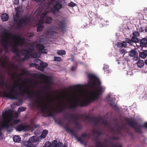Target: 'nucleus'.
Masks as SVG:
<instances>
[{
	"label": "nucleus",
	"mask_w": 147,
	"mask_h": 147,
	"mask_svg": "<svg viewBox=\"0 0 147 147\" xmlns=\"http://www.w3.org/2000/svg\"><path fill=\"white\" fill-rule=\"evenodd\" d=\"M88 77L89 80H89L88 84V86L91 88L88 97H85L80 101L77 96L73 94V97L76 98L77 100L71 104L69 108L74 109L78 106L83 107L87 106L96 99H99L100 95L105 91V88L101 86V82L96 76L89 74Z\"/></svg>",
	"instance_id": "1"
},
{
	"label": "nucleus",
	"mask_w": 147,
	"mask_h": 147,
	"mask_svg": "<svg viewBox=\"0 0 147 147\" xmlns=\"http://www.w3.org/2000/svg\"><path fill=\"white\" fill-rule=\"evenodd\" d=\"M13 86L14 87H12L10 91L13 94L4 92L3 94L4 97L11 99L16 100L18 99L17 96L18 95L22 96L26 95L29 98L33 97V96L34 95L33 91H31L28 86L24 85V88L22 89L19 86L17 85L16 83L14 84Z\"/></svg>",
	"instance_id": "2"
},
{
	"label": "nucleus",
	"mask_w": 147,
	"mask_h": 147,
	"mask_svg": "<svg viewBox=\"0 0 147 147\" xmlns=\"http://www.w3.org/2000/svg\"><path fill=\"white\" fill-rule=\"evenodd\" d=\"M38 97L35 100V102L36 103V107L38 108H40L43 115L45 117H52L53 115V113L52 112L53 108L52 107V105L49 103H51L55 101L54 100H51L49 103L43 104L44 102L40 97H42L41 95V92L40 91H37L35 92Z\"/></svg>",
	"instance_id": "3"
},
{
	"label": "nucleus",
	"mask_w": 147,
	"mask_h": 147,
	"mask_svg": "<svg viewBox=\"0 0 147 147\" xmlns=\"http://www.w3.org/2000/svg\"><path fill=\"white\" fill-rule=\"evenodd\" d=\"M13 113L11 110L6 111L2 113L3 118L2 123L0 127V133L3 129H5L8 130L10 128L13 127L14 125L12 123V119L11 118L13 116Z\"/></svg>",
	"instance_id": "4"
},
{
	"label": "nucleus",
	"mask_w": 147,
	"mask_h": 147,
	"mask_svg": "<svg viewBox=\"0 0 147 147\" xmlns=\"http://www.w3.org/2000/svg\"><path fill=\"white\" fill-rule=\"evenodd\" d=\"M64 128L67 131L69 132L72 136H74L75 139L81 144H84V141L86 140V137L89 138H90L89 136L90 134V133L88 134L86 133L82 134L81 135V137L79 138L78 137L76 134L75 133L74 130L73 129H70L68 125L65 126Z\"/></svg>",
	"instance_id": "5"
},
{
	"label": "nucleus",
	"mask_w": 147,
	"mask_h": 147,
	"mask_svg": "<svg viewBox=\"0 0 147 147\" xmlns=\"http://www.w3.org/2000/svg\"><path fill=\"white\" fill-rule=\"evenodd\" d=\"M127 121L128 125L130 127L134 128L135 131L139 134L142 133L141 128H147V123H145L144 124L141 125L138 124L136 121H134L133 119L128 118Z\"/></svg>",
	"instance_id": "6"
},
{
	"label": "nucleus",
	"mask_w": 147,
	"mask_h": 147,
	"mask_svg": "<svg viewBox=\"0 0 147 147\" xmlns=\"http://www.w3.org/2000/svg\"><path fill=\"white\" fill-rule=\"evenodd\" d=\"M80 118L84 119V120H88L90 121H92L94 124V126H97L98 123L100 121L102 124L104 125L105 127H109V125L107 121H106L102 119L100 120L95 117H91L89 115H82Z\"/></svg>",
	"instance_id": "7"
},
{
	"label": "nucleus",
	"mask_w": 147,
	"mask_h": 147,
	"mask_svg": "<svg viewBox=\"0 0 147 147\" xmlns=\"http://www.w3.org/2000/svg\"><path fill=\"white\" fill-rule=\"evenodd\" d=\"M35 50L33 47H29L27 49H23L21 52V53L24 55V57L22 59V61L29 59L30 56L32 58H36L37 57V54L34 53L33 52Z\"/></svg>",
	"instance_id": "8"
},
{
	"label": "nucleus",
	"mask_w": 147,
	"mask_h": 147,
	"mask_svg": "<svg viewBox=\"0 0 147 147\" xmlns=\"http://www.w3.org/2000/svg\"><path fill=\"white\" fill-rule=\"evenodd\" d=\"M49 4L53 7L51 10L53 13L59 12L63 7L61 2L59 0H51L49 2Z\"/></svg>",
	"instance_id": "9"
},
{
	"label": "nucleus",
	"mask_w": 147,
	"mask_h": 147,
	"mask_svg": "<svg viewBox=\"0 0 147 147\" xmlns=\"http://www.w3.org/2000/svg\"><path fill=\"white\" fill-rule=\"evenodd\" d=\"M3 34L5 36V39L4 40L3 39V47L4 48V49L5 51H7L8 49L9 46V39H10L9 38L11 37V33L9 32L7 30H5L3 31Z\"/></svg>",
	"instance_id": "10"
},
{
	"label": "nucleus",
	"mask_w": 147,
	"mask_h": 147,
	"mask_svg": "<svg viewBox=\"0 0 147 147\" xmlns=\"http://www.w3.org/2000/svg\"><path fill=\"white\" fill-rule=\"evenodd\" d=\"M30 45L33 48L36 47L41 53L45 54L47 53V52L45 49V46L42 44H38L37 42L34 41L31 43Z\"/></svg>",
	"instance_id": "11"
},
{
	"label": "nucleus",
	"mask_w": 147,
	"mask_h": 147,
	"mask_svg": "<svg viewBox=\"0 0 147 147\" xmlns=\"http://www.w3.org/2000/svg\"><path fill=\"white\" fill-rule=\"evenodd\" d=\"M29 20L28 17H26L24 18H21L19 20L16 26L18 29H20L22 28L24 25H26L29 22Z\"/></svg>",
	"instance_id": "12"
},
{
	"label": "nucleus",
	"mask_w": 147,
	"mask_h": 147,
	"mask_svg": "<svg viewBox=\"0 0 147 147\" xmlns=\"http://www.w3.org/2000/svg\"><path fill=\"white\" fill-rule=\"evenodd\" d=\"M57 24L58 28L62 32L64 31L66 28V21L64 19H62L61 20H58Z\"/></svg>",
	"instance_id": "13"
},
{
	"label": "nucleus",
	"mask_w": 147,
	"mask_h": 147,
	"mask_svg": "<svg viewBox=\"0 0 147 147\" xmlns=\"http://www.w3.org/2000/svg\"><path fill=\"white\" fill-rule=\"evenodd\" d=\"M107 99L113 109H114L115 110H119V107L115 104V102L113 100V99L111 97L110 95H107Z\"/></svg>",
	"instance_id": "14"
},
{
	"label": "nucleus",
	"mask_w": 147,
	"mask_h": 147,
	"mask_svg": "<svg viewBox=\"0 0 147 147\" xmlns=\"http://www.w3.org/2000/svg\"><path fill=\"white\" fill-rule=\"evenodd\" d=\"M36 62H40V65L38 67V69L41 71H43L45 70V68L48 65V64L47 63H45L39 59L37 60Z\"/></svg>",
	"instance_id": "15"
},
{
	"label": "nucleus",
	"mask_w": 147,
	"mask_h": 147,
	"mask_svg": "<svg viewBox=\"0 0 147 147\" xmlns=\"http://www.w3.org/2000/svg\"><path fill=\"white\" fill-rule=\"evenodd\" d=\"M29 125H28L20 124L17 125L16 127V129L18 131L22 130H26L29 128Z\"/></svg>",
	"instance_id": "16"
},
{
	"label": "nucleus",
	"mask_w": 147,
	"mask_h": 147,
	"mask_svg": "<svg viewBox=\"0 0 147 147\" xmlns=\"http://www.w3.org/2000/svg\"><path fill=\"white\" fill-rule=\"evenodd\" d=\"M40 79L44 80L45 82H48L49 83H51V78L50 77L43 74H41L39 76Z\"/></svg>",
	"instance_id": "17"
},
{
	"label": "nucleus",
	"mask_w": 147,
	"mask_h": 147,
	"mask_svg": "<svg viewBox=\"0 0 147 147\" xmlns=\"http://www.w3.org/2000/svg\"><path fill=\"white\" fill-rule=\"evenodd\" d=\"M20 45L19 42L16 40L15 41L14 45H13L11 43H10L9 45L13 47L11 51H18L19 50L18 47Z\"/></svg>",
	"instance_id": "18"
},
{
	"label": "nucleus",
	"mask_w": 147,
	"mask_h": 147,
	"mask_svg": "<svg viewBox=\"0 0 147 147\" xmlns=\"http://www.w3.org/2000/svg\"><path fill=\"white\" fill-rule=\"evenodd\" d=\"M10 38L16 39H17L16 41H19L20 43V44H22L24 42L25 40L24 38H22L21 36H17L16 35H14L13 36H12L11 35Z\"/></svg>",
	"instance_id": "19"
},
{
	"label": "nucleus",
	"mask_w": 147,
	"mask_h": 147,
	"mask_svg": "<svg viewBox=\"0 0 147 147\" xmlns=\"http://www.w3.org/2000/svg\"><path fill=\"white\" fill-rule=\"evenodd\" d=\"M129 56L130 57H135L136 58H138V53H137V50L134 49L131 50L128 52Z\"/></svg>",
	"instance_id": "20"
},
{
	"label": "nucleus",
	"mask_w": 147,
	"mask_h": 147,
	"mask_svg": "<svg viewBox=\"0 0 147 147\" xmlns=\"http://www.w3.org/2000/svg\"><path fill=\"white\" fill-rule=\"evenodd\" d=\"M57 143V141L56 140H54L52 142H48L46 143L43 147H55Z\"/></svg>",
	"instance_id": "21"
},
{
	"label": "nucleus",
	"mask_w": 147,
	"mask_h": 147,
	"mask_svg": "<svg viewBox=\"0 0 147 147\" xmlns=\"http://www.w3.org/2000/svg\"><path fill=\"white\" fill-rule=\"evenodd\" d=\"M140 42L141 47H147V37L140 39Z\"/></svg>",
	"instance_id": "22"
},
{
	"label": "nucleus",
	"mask_w": 147,
	"mask_h": 147,
	"mask_svg": "<svg viewBox=\"0 0 147 147\" xmlns=\"http://www.w3.org/2000/svg\"><path fill=\"white\" fill-rule=\"evenodd\" d=\"M38 140L39 138L38 137L36 136H34L30 138L28 142L33 144L34 143L38 142Z\"/></svg>",
	"instance_id": "23"
},
{
	"label": "nucleus",
	"mask_w": 147,
	"mask_h": 147,
	"mask_svg": "<svg viewBox=\"0 0 147 147\" xmlns=\"http://www.w3.org/2000/svg\"><path fill=\"white\" fill-rule=\"evenodd\" d=\"M1 18L3 21H6L9 19V16L7 14L5 13L1 16Z\"/></svg>",
	"instance_id": "24"
},
{
	"label": "nucleus",
	"mask_w": 147,
	"mask_h": 147,
	"mask_svg": "<svg viewBox=\"0 0 147 147\" xmlns=\"http://www.w3.org/2000/svg\"><path fill=\"white\" fill-rule=\"evenodd\" d=\"M139 56L142 58L144 59L147 56V50H144L143 52L139 53Z\"/></svg>",
	"instance_id": "25"
},
{
	"label": "nucleus",
	"mask_w": 147,
	"mask_h": 147,
	"mask_svg": "<svg viewBox=\"0 0 147 147\" xmlns=\"http://www.w3.org/2000/svg\"><path fill=\"white\" fill-rule=\"evenodd\" d=\"M95 142L96 143V147H107V146L103 144L100 141L96 140Z\"/></svg>",
	"instance_id": "26"
},
{
	"label": "nucleus",
	"mask_w": 147,
	"mask_h": 147,
	"mask_svg": "<svg viewBox=\"0 0 147 147\" xmlns=\"http://www.w3.org/2000/svg\"><path fill=\"white\" fill-rule=\"evenodd\" d=\"M59 108L58 109H56L55 111L57 113H59L62 112L64 110V108L62 107H61V105H59Z\"/></svg>",
	"instance_id": "27"
},
{
	"label": "nucleus",
	"mask_w": 147,
	"mask_h": 147,
	"mask_svg": "<svg viewBox=\"0 0 147 147\" xmlns=\"http://www.w3.org/2000/svg\"><path fill=\"white\" fill-rule=\"evenodd\" d=\"M48 131L47 130H44L42 132L40 137L41 138H45L47 136L48 134Z\"/></svg>",
	"instance_id": "28"
},
{
	"label": "nucleus",
	"mask_w": 147,
	"mask_h": 147,
	"mask_svg": "<svg viewBox=\"0 0 147 147\" xmlns=\"http://www.w3.org/2000/svg\"><path fill=\"white\" fill-rule=\"evenodd\" d=\"M92 132L93 134L97 135L98 136H99L102 134V132L100 131L99 130L96 129H93L92 131Z\"/></svg>",
	"instance_id": "29"
},
{
	"label": "nucleus",
	"mask_w": 147,
	"mask_h": 147,
	"mask_svg": "<svg viewBox=\"0 0 147 147\" xmlns=\"http://www.w3.org/2000/svg\"><path fill=\"white\" fill-rule=\"evenodd\" d=\"M67 114L68 115V116L65 117V118L67 119L69 121H70L71 119H72L73 118L74 114H70L68 113H67Z\"/></svg>",
	"instance_id": "30"
},
{
	"label": "nucleus",
	"mask_w": 147,
	"mask_h": 147,
	"mask_svg": "<svg viewBox=\"0 0 147 147\" xmlns=\"http://www.w3.org/2000/svg\"><path fill=\"white\" fill-rule=\"evenodd\" d=\"M53 20V19L52 17H47L46 18L45 23L47 24H50L52 23Z\"/></svg>",
	"instance_id": "31"
},
{
	"label": "nucleus",
	"mask_w": 147,
	"mask_h": 147,
	"mask_svg": "<svg viewBox=\"0 0 147 147\" xmlns=\"http://www.w3.org/2000/svg\"><path fill=\"white\" fill-rule=\"evenodd\" d=\"M13 139L15 142H17L21 140V138L19 136H15L13 137Z\"/></svg>",
	"instance_id": "32"
},
{
	"label": "nucleus",
	"mask_w": 147,
	"mask_h": 147,
	"mask_svg": "<svg viewBox=\"0 0 147 147\" xmlns=\"http://www.w3.org/2000/svg\"><path fill=\"white\" fill-rule=\"evenodd\" d=\"M144 65V63L143 61L140 60L137 63V65L139 67H142Z\"/></svg>",
	"instance_id": "33"
},
{
	"label": "nucleus",
	"mask_w": 147,
	"mask_h": 147,
	"mask_svg": "<svg viewBox=\"0 0 147 147\" xmlns=\"http://www.w3.org/2000/svg\"><path fill=\"white\" fill-rule=\"evenodd\" d=\"M44 26L43 25H39L38 26L37 29V31L38 32H41L44 29Z\"/></svg>",
	"instance_id": "34"
},
{
	"label": "nucleus",
	"mask_w": 147,
	"mask_h": 147,
	"mask_svg": "<svg viewBox=\"0 0 147 147\" xmlns=\"http://www.w3.org/2000/svg\"><path fill=\"white\" fill-rule=\"evenodd\" d=\"M26 143L27 144H25V145L26 146V147H36L35 145L31 143L27 142H26Z\"/></svg>",
	"instance_id": "35"
},
{
	"label": "nucleus",
	"mask_w": 147,
	"mask_h": 147,
	"mask_svg": "<svg viewBox=\"0 0 147 147\" xmlns=\"http://www.w3.org/2000/svg\"><path fill=\"white\" fill-rule=\"evenodd\" d=\"M132 43L134 42L135 43L138 42L139 41V39L137 37L133 36L131 38Z\"/></svg>",
	"instance_id": "36"
},
{
	"label": "nucleus",
	"mask_w": 147,
	"mask_h": 147,
	"mask_svg": "<svg viewBox=\"0 0 147 147\" xmlns=\"http://www.w3.org/2000/svg\"><path fill=\"white\" fill-rule=\"evenodd\" d=\"M57 53L59 55H65L66 54V52L65 51L63 50H58Z\"/></svg>",
	"instance_id": "37"
},
{
	"label": "nucleus",
	"mask_w": 147,
	"mask_h": 147,
	"mask_svg": "<svg viewBox=\"0 0 147 147\" xmlns=\"http://www.w3.org/2000/svg\"><path fill=\"white\" fill-rule=\"evenodd\" d=\"M119 52L120 54H123L124 55L127 53L126 49L122 48L119 49Z\"/></svg>",
	"instance_id": "38"
},
{
	"label": "nucleus",
	"mask_w": 147,
	"mask_h": 147,
	"mask_svg": "<svg viewBox=\"0 0 147 147\" xmlns=\"http://www.w3.org/2000/svg\"><path fill=\"white\" fill-rule=\"evenodd\" d=\"M75 123L76 128L79 130H81L82 129V127L81 125L77 121H76Z\"/></svg>",
	"instance_id": "39"
},
{
	"label": "nucleus",
	"mask_w": 147,
	"mask_h": 147,
	"mask_svg": "<svg viewBox=\"0 0 147 147\" xmlns=\"http://www.w3.org/2000/svg\"><path fill=\"white\" fill-rule=\"evenodd\" d=\"M7 84L5 83L4 81L3 80H1L0 81V86L2 88L3 87H6Z\"/></svg>",
	"instance_id": "40"
},
{
	"label": "nucleus",
	"mask_w": 147,
	"mask_h": 147,
	"mask_svg": "<svg viewBox=\"0 0 147 147\" xmlns=\"http://www.w3.org/2000/svg\"><path fill=\"white\" fill-rule=\"evenodd\" d=\"M21 51H20V50H19L18 51H11V52L12 53H15L16 54V55H15L16 57H19L20 56V55L19 54V53H21Z\"/></svg>",
	"instance_id": "41"
},
{
	"label": "nucleus",
	"mask_w": 147,
	"mask_h": 147,
	"mask_svg": "<svg viewBox=\"0 0 147 147\" xmlns=\"http://www.w3.org/2000/svg\"><path fill=\"white\" fill-rule=\"evenodd\" d=\"M54 61L60 62L62 61L60 57H54Z\"/></svg>",
	"instance_id": "42"
},
{
	"label": "nucleus",
	"mask_w": 147,
	"mask_h": 147,
	"mask_svg": "<svg viewBox=\"0 0 147 147\" xmlns=\"http://www.w3.org/2000/svg\"><path fill=\"white\" fill-rule=\"evenodd\" d=\"M109 142L112 144V147H122V145L121 144L118 145L115 144H113V142H112L110 141Z\"/></svg>",
	"instance_id": "43"
},
{
	"label": "nucleus",
	"mask_w": 147,
	"mask_h": 147,
	"mask_svg": "<svg viewBox=\"0 0 147 147\" xmlns=\"http://www.w3.org/2000/svg\"><path fill=\"white\" fill-rule=\"evenodd\" d=\"M26 108L24 107H20L18 109V112H21L26 110Z\"/></svg>",
	"instance_id": "44"
},
{
	"label": "nucleus",
	"mask_w": 147,
	"mask_h": 147,
	"mask_svg": "<svg viewBox=\"0 0 147 147\" xmlns=\"http://www.w3.org/2000/svg\"><path fill=\"white\" fill-rule=\"evenodd\" d=\"M79 119V116L78 115H74L73 116V117L72 119L74 121V122L75 123L76 121L78 120Z\"/></svg>",
	"instance_id": "45"
},
{
	"label": "nucleus",
	"mask_w": 147,
	"mask_h": 147,
	"mask_svg": "<svg viewBox=\"0 0 147 147\" xmlns=\"http://www.w3.org/2000/svg\"><path fill=\"white\" fill-rule=\"evenodd\" d=\"M134 36L138 37L140 35V34L139 32L138 31H135L132 34Z\"/></svg>",
	"instance_id": "46"
},
{
	"label": "nucleus",
	"mask_w": 147,
	"mask_h": 147,
	"mask_svg": "<svg viewBox=\"0 0 147 147\" xmlns=\"http://www.w3.org/2000/svg\"><path fill=\"white\" fill-rule=\"evenodd\" d=\"M0 61L1 62V67L3 68H5L6 65V64L5 63H3L2 61V60L1 59H0Z\"/></svg>",
	"instance_id": "47"
},
{
	"label": "nucleus",
	"mask_w": 147,
	"mask_h": 147,
	"mask_svg": "<svg viewBox=\"0 0 147 147\" xmlns=\"http://www.w3.org/2000/svg\"><path fill=\"white\" fill-rule=\"evenodd\" d=\"M125 40L126 42H127L130 45H132V43L131 40V39L127 38H125Z\"/></svg>",
	"instance_id": "48"
},
{
	"label": "nucleus",
	"mask_w": 147,
	"mask_h": 147,
	"mask_svg": "<svg viewBox=\"0 0 147 147\" xmlns=\"http://www.w3.org/2000/svg\"><path fill=\"white\" fill-rule=\"evenodd\" d=\"M16 13H20L22 11V9L19 7H17L15 8Z\"/></svg>",
	"instance_id": "49"
},
{
	"label": "nucleus",
	"mask_w": 147,
	"mask_h": 147,
	"mask_svg": "<svg viewBox=\"0 0 147 147\" xmlns=\"http://www.w3.org/2000/svg\"><path fill=\"white\" fill-rule=\"evenodd\" d=\"M68 5L70 7H73L75 6L76 5V4L75 3L71 2L70 3H68Z\"/></svg>",
	"instance_id": "50"
},
{
	"label": "nucleus",
	"mask_w": 147,
	"mask_h": 147,
	"mask_svg": "<svg viewBox=\"0 0 147 147\" xmlns=\"http://www.w3.org/2000/svg\"><path fill=\"white\" fill-rule=\"evenodd\" d=\"M54 34V32L52 31H48V35H50L51 36L53 35Z\"/></svg>",
	"instance_id": "51"
},
{
	"label": "nucleus",
	"mask_w": 147,
	"mask_h": 147,
	"mask_svg": "<svg viewBox=\"0 0 147 147\" xmlns=\"http://www.w3.org/2000/svg\"><path fill=\"white\" fill-rule=\"evenodd\" d=\"M122 127H120V126L119 127V128L117 129V131L118 134L121 135V130L122 128Z\"/></svg>",
	"instance_id": "52"
},
{
	"label": "nucleus",
	"mask_w": 147,
	"mask_h": 147,
	"mask_svg": "<svg viewBox=\"0 0 147 147\" xmlns=\"http://www.w3.org/2000/svg\"><path fill=\"white\" fill-rule=\"evenodd\" d=\"M9 58L8 57H5V58L4 61H3V63H6V64L7 65V63H8V61H9Z\"/></svg>",
	"instance_id": "53"
},
{
	"label": "nucleus",
	"mask_w": 147,
	"mask_h": 147,
	"mask_svg": "<svg viewBox=\"0 0 147 147\" xmlns=\"http://www.w3.org/2000/svg\"><path fill=\"white\" fill-rule=\"evenodd\" d=\"M117 46L118 47L122 48V43L121 42H118L117 43Z\"/></svg>",
	"instance_id": "54"
},
{
	"label": "nucleus",
	"mask_w": 147,
	"mask_h": 147,
	"mask_svg": "<svg viewBox=\"0 0 147 147\" xmlns=\"http://www.w3.org/2000/svg\"><path fill=\"white\" fill-rule=\"evenodd\" d=\"M47 14V12H45L43 13L41 17L43 19L46 16Z\"/></svg>",
	"instance_id": "55"
},
{
	"label": "nucleus",
	"mask_w": 147,
	"mask_h": 147,
	"mask_svg": "<svg viewBox=\"0 0 147 147\" xmlns=\"http://www.w3.org/2000/svg\"><path fill=\"white\" fill-rule=\"evenodd\" d=\"M19 17H17L16 16H14L13 19L15 22H17L18 21Z\"/></svg>",
	"instance_id": "56"
},
{
	"label": "nucleus",
	"mask_w": 147,
	"mask_h": 147,
	"mask_svg": "<svg viewBox=\"0 0 147 147\" xmlns=\"http://www.w3.org/2000/svg\"><path fill=\"white\" fill-rule=\"evenodd\" d=\"M123 47H126L127 46V44L125 41H123L122 43Z\"/></svg>",
	"instance_id": "57"
},
{
	"label": "nucleus",
	"mask_w": 147,
	"mask_h": 147,
	"mask_svg": "<svg viewBox=\"0 0 147 147\" xmlns=\"http://www.w3.org/2000/svg\"><path fill=\"white\" fill-rule=\"evenodd\" d=\"M19 0H14L13 2V4L16 5H18L19 4Z\"/></svg>",
	"instance_id": "58"
},
{
	"label": "nucleus",
	"mask_w": 147,
	"mask_h": 147,
	"mask_svg": "<svg viewBox=\"0 0 147 147\" xmlns=\"http://www.w3.org/2000/svg\"><path fill=\"white\" fill-rule=\"evenodd\" d=\"M111 138L112 140H117L119 139V137H115L114 136H112L111 137Z\"/></svg>",
	"instance_id": "59"
},
{
	"label": "nucleus",
	"mask_w": 147,
	"mask_h": 147,
	"mask_svg": "<svg viewBox=\"0 0 147 147\" xmlns=\"http://www.w3.org/2000/svg\"><path fill=\"white\" fill-rule=\"evenodd\" d=\"M63 145V143L62 142H59L58 143L57 142V144H56V146H61H61Z\"/></svg>",
	"instance_id": "60"
},
{
	"label": "nucleus",
	"mask_w": 147,
	"mask_h": 147,
	"mask_svg": "<svg viewBox=\"0 0 147 147\" xmlns=\"http://www.w3.org/2000/svg\"><path fill=\"white\" fill-rule=\"evenodd\" d=\"M44 22V20L43 19H42V20H41L39 21L38 22L39 25H41L42 24H43Z\"/></svg>",
	"instance_id": "61"
},
{
	"label": "nucleus",
	"mask_w": 147,
	"mask_h": 147,
	"mask_svg": "<svg viewBox=\"0 0 147 147\" xmlns=\"http://www.w3.org/2000/svg\"><path fill=\"white\" fill-rule=\"evenodd\" d=\"M37 66V64L34 63H32L30 65V67H35Z\"/></svg>",
	"instance_id": "62"
},
{
	"label": "nucleus",
	"mask_w": 147,
	"mask_h": 147,
	"mask_svg": "<svg viewBox=\"0 0 147 147\" xmlns=\"http://www.w3.org/2000/svg\"><path fill=\"white\" fill-rule=\"evenodd\" d=\"M44 88L46 90H48L50 88V86L49 85H47L44 87Z\"/></svg>",
	"instance_id": "63"
},
{
	"label": "nucleus",
	"mask_w": 147,
	"mask_h": 147,
	"mask_svg": "<svg viewBox=\"0 0 147 147\" xmlns=\"http://www.w3.org/2000/svg\"><path fill=\"white\" fill-rule=\"evenodd\" d=\"M3 134L2 133H0V140H2L3 139Z\"/></svg>",
	"instance_id": "64"
}]
</instances>
